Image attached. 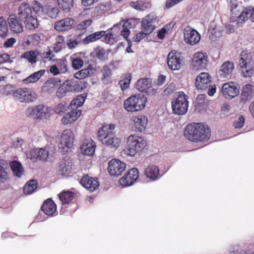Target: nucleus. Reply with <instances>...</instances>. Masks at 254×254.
<instances>
[{
    "label": "nucleus",
    "mask_w": 254,
    "mask_h": 254,
    "mask_svg": "<svg viewBox=\"0 0 254 254\" xmlns=\"http://www.w3.org/2000/svg\"><path fill=\"white\" fill-rule=\"evenodd\" d=\"M57 66L61 73H65L68 71V63L65 59H59L57 61Z\"/></svg>",
    "instance_id": "3c124183"
},
{
    "label": "nucleus",
    "mask_w": 254,
    "mask_h": 254,
    "mask_svg": "<svg viewBox=\"0 0 254 254\" xmlns=\"http://www.w3.org/2000/svg\"><path fill=\"white\" fill-rule=\"evenodd\" d=\"M245 118L243 116L240 115L238 119L235 121L233 126L235 128H241L245 123Z\"/></svg>",
    "instance_id": "0e129e2a"
},
{
    "label": "nucleus",
    "mask_w": 254,
    "mask_h": 254,
    "mask_svg": "<svg viewBox=\"0 0 254 254\" xmlns=\"http://www.w3.org/2000/svg\"><path fill=\"white\" fill-rule=\"evenodd\" d=\"M74 134L69 129L64 130L61 137L60 148H62L64 152H67L68 149L71 148L73 144Z\"/></svg>",
    "instance_id": "9d476101"
},
{
    "label": "nucleus",
    "mask_w": 254,
    "mask_h": 254,
    "mask_svg": "<svg viewBox=\"0 0 254 254\" xmlns=\"http://www.w3.org/2000/svg\"><path fill=\"white\" fill-rule=\"evenodd\" d=\"M101 72L102 74V81L105 84H107L112 75L111 69L108 65H104L103 66Z\"/></svg>",
    "instance_id": "de8ad7c7"
},
{
    "label": "nucleus",
    "mask_w": 254,
    "mask_h": 254,
    "mask_svg": "<svg viewBox=\"0 0 254 254\" xmlns=\"http://www.w3.org/2000/svg\"><path fill=\"white\" fill-rule=\"evenodd\" d=\"M5 161L3 160H0V181L5 182L8 179V173L6 168H4Z\"/></svg>",
    "instance_id": "603ef678"
},
{
    "label": "nucleus",
    "mask_w": 254,
    "mask_h": 254,
    "mask_svg": "<svg viewBox=\"0 0 254 254\" xmlns=\"http://www.w3.org/2000/svg\"><path fill=\"white\" fill-rule=\"evenodd\" d=\"M49 156V152L47 150L40 148L37 149L36 152V159L37 160L46 161Z\"/></svg>",
    "instance_id": "5fc2aeb1"
},
{
    "label": "nucleus",
    "mask_w": 254,
    "mask_h": 254,
    "mask_svg": "<svg viewBox=\"0 0 254 254\" xmlns=\"http://www.w3.org/2000/svg\"><path fill=\"white\" fill-rule=\"evenodd\" d=\"M139 172L136 168H133L127 171L125 175L119 180V184L123 187L130 186L134 184L138 179Z\"/></svg>",
    "instance_id": "1a4fd4ad"
},
{
    "label": "nucleus",
    "mask_w": 254,
    "mask_h": 254,
    "mask_svg": "<svg viewBox=\"0 0 254 254\" xmlns=\"http://www.w3.org/2000/svg\"><path fill=\"white\" fill-rule=\"evenodd\" d=\"M131 79V74L130 73H126L122 76V79L119 82V84L123 91L127 89L129 86Z\"/></svg>",
    "instance_id": "c03bdc74"
},
{
    "label": "nucleus",
    "mask_w": 254,
    "mask_h": 254,
    "mask_svg": "<svg viewBox=\"0 0 254 254\" xmlns=\"http://www.w3.org/2000/svg\"><path fill=\"white\" fill-rule=\"evenodd\" d=\"M60 12L59 9L56 7H49L46 12L47 14L52 18H56Z\"/></svg>",
    "instance_id": "052dcab7"
},
{
    "label": "nucleus",
    "mask_w": 254,
    "mask_h": 254,
    "mask_svg": "<svg viewBox=\"0 0 254 254\" xmlns=\"http://www.w3.org/2000/svg\"><path fill=\"white\" fill-rule=\"evenodd\" d=\"M81 54H74L70 57L72 63V67L75 70L81 68L84 64V60L81 57Z\"/></svg>",
    "instance_id": "473e14b6"
},
{
    "label": "nucleus",
    "mask_w": 254,
    "mask_h": 254,
    "mask_svg": "<svg viewBox=\"0 0 254 254\" xmlns=\"http://www.w3.org/2000/svg\"><path fill=\"white\" fill-rule=\"evenodd\" d=\"M176 90V86L174 83H172L167 85V87L164 90L163 93L165 95H169L173 93Z\"/></svg>",
    "instance_id": "680f3d73"
},
{
    "label": "nucleus",
    "mask_w": 254,
    "mask_h": 254,
    "mask_svg": "<svg viewBox=\"0 0 254 254\" xmlns=\"http://www.w3.org/2000/svg\"><path fill=\"white\" fill-rule=\"evenodd\" d=\"M67 105L64 102H62L58 104L54 108V111L57 114H62L66 110Z\"/></svg>",
    "instance_id": "4d7b16f0"
},
{
    "label": "nucleus",
    "mask_w": 254,
    "mask_h": 254,
    "mask_svg": "<svg viewBox=\"0 0 254 254\" xmlns=\"http://www.w3.org/2000/svg\"><path fill=\"white\" fill-rule=\"evenodd\" d=\"M45 73V70L42 69L39 71L35 72L30 76L23 79V82L25 83H32L37 81Z\"/></svg>",
    "instance_id": "c9c22d12"
},
{
    "label": "nucleus",
    "mask_w": 254,
    "mask_h": 254,
    "mask_svg": "<svg viewBox=\"0 0 254 254\" xmlns=\"http://www.w3.org/2000/svg\"><path fill=\"white\" fill-rule=\"evenodd\" d=\"M73 87L70 83L66 81L57 90L56 95L59 98H62L65 96L66 93L71 91Z\"/></svg>",
    "instance_id": "72a5a7b5"
},
{
    "label": "nucleus",
    "mask_w": 254,
    "mask_h": 254,
    "mask_svg": "<svg viewBox=\"0 0 254 254\" xmlns=\"http://www.w3.org/2000/svg\"><path fill=\"white\" fill-rule=\"evenodd\" d=\"M39 55L38 50H31L24 52L21 56V59L27 60L31 64H34L38 61V57Z\"/></svg>",
    "instance_id": "7c9ffc66"
},
{
    "label": "nucleus",
    "mask_w": 254,
    "mask_h": 254,
    "mask_svg": "<svg viewBox=\"0 0 254 254\" xmlns=\"http://www.w3.org/2000/svg\"><path fill=\"white\" fill-rule=\"evenodd\" d=\"M105 34V31H104L95 32L85 38L83 40V43L85 44H88L90 43L95 42L104 36Z\"/></svg>",
    "instance_id": "e433bc0d"
},
{
    "label": "nucleus",
    "mask_w": 254,
    "mask_h": 254,
    "mask_svg": "<svg viewBox=\"0 0 254 254\" xmlns=\"http://www.w3.org/2000/svg\"><path fill=\"white\" fill-rule=\"evenodd\" d=\"M188 96L183 92H179L175 94V98L172 101L173 112L177 115H184L188 111Z\"/></svg>",
    "instance_id": "423d86ee"
},
{
    "label": "nucleus",
    "mask_w": 254,
    "mask_h": 254,
    "mask_svg": "<svg viewBox=\"0 0 254 254\" xmlns=\"http://www.w3.org/2000/svg\"><path fill=\"white\" fill-rule=\"evenodd\" d=\"M19 17L15 14L9 15L7 19L10 30L15 33H20L23 31V24Z\"/></svg>",
    "instance_id": "aec40b11"
},
{
    "label": "nucleus",
    "mask_w": 254,
    "mask_h": 254,
    "mask_svg": "<svg viewBox=\"0 0 254 254\" xmlns=\"http://www.w3.org/2000/svg\"><path fill=\"white\" fill-rule=\"evenodd\" d=\"M234 70L233 63L229 61L224 62L221 65L219 70V74L221 78H230Z\"/></svg>",
    "instance_id": "c85d7f7f"
},
{
    "label": "nucleus",
    "mask_w": 254,
    "mask_h": 254,
    "mask_svg": "<svg viewBox=\"0 0 254 254\" xmlns=\"http://www.w3.org/2000/svg\"><path fill=\"white\" fill-rule=\"evenodd\" d=\"M92 23V20L90 19H86L79 23L77 25V28L80 31L86 30L87 28L90 26Z\"/></svg>",
    "instance_id": "13d9d810"
},
{
    "label": "nucleus",
    "mask_w": 254,
    "mask_h": 254,
    "mask_svg": "<svg viewBox=\"0 0 254 254\" xmlns=\"http://www.w3.org/2000/svg\"><path fill=\"white\" fill-rule=\"evenodd\" d=\"M157 17L153 14L150 13L145 16L141 21V27L143 30L147 34H151L155 29V23Z\"/></svg>",
    "instance_id": "f3484780"
},
{
    "label": "nucleus",
    "mask_w": 254,
    "mask_h": 254,
    "mask_svg": "<svg viewBox=\"0 0 254 254\" xmlns=\"http://www.w3.org/2000/svg\"><path fill=\"white\" fill-rule=\"evenodd\" d=\"M96 72L95 68L89 65L87 68L81 69L74 74V77L78 79H83L93 76Z\"/></svg>",
    "instance_id": "c756f323"
},
{
    "label": "nucleus",
    "mask_w": 254,
    "mask_h": 254,
    "mask_svg": "<svg viewBox=\"0 0 254 254\" xmlns=\"http://www.w3.org/2000/svg\"><path fill=\"white\" fill-rule=\"evenodd\" d=\"M59 7L64 11L68 12L72 7L73 0H57Z\"/></svg>",
    "instance_id": "49530a36"
},
{
    "label": "nucleus",
    "mask_w": 254,
    "mask_h": 254,
    "mask_svg": "<svg viewBox=\"0 0 254 254\" xmlns=\"http://www.w3.org/2000/svg\"><path fill=\"white\" fill-rule=\"evenodd\" d=\"M147 4L142 1L138 0L136 1H131L129 4L132 7L136 10H144L146 7L145 5Z\"/></svg>",
    "instance_id": "6e6d98bb"
},
{
    "label": "nucleus",
    "mask_w": 254,
    "mask_h": 254,
    "mask_svg": "<svg viewBox=\"0 0 254 254\" xmlns=\"http://www.w3.org/2000/svg\"><path fill=\"white\" fill-rule=\"evenodd\" d=\"M75 196V193L69 191H63L59 194V197L63 204H69Z\"/></svg>",
    "instance_id": "4c0bfd02"
},
{
    "label": "nucleus",
    "mask_w": 254,
    "mask_h": 254,
    "mask_svg": "<svg viewBox=\"0 0 254 254\" xmlns=\"http://www.w3.org/2000/svg\"><path fill=\"white\" fill-rule=\"evenodd\" d=\"M14 90L12 89V86L10 85H6L2 90V93L3 95H8L12 94Z\"/></svg>",
    "instance_id": "774afa93"
},
{
    "label": "nucleus",
    "mask_w": 254,
    "mask_h": 254,
    "mask_svg": "<svg viewBox=\"0 0 254 254\" xmlns=\"http://www.w3.org/2000/svg\"><path fill=\"white\" fill-rule=\"evenodd\" d=\"M85 100V96H84L83 95L77 96L71 102L69 106L70 109L72 110H79L78 108L83 104Z\"/></svg>",
    "instance_id": "ea45409f"
},
{
    "label": "nucleus",
    "mask_w": 254,
    "mask_h": 254,
    "mask_svg": "<svg viewBox=\"0 0 254 254\" xmlns=\"http://www.w3.org/2000/svg\"><path fill=\"white\" fill-rule=\"evenodd\" d=\"M71 160L68 157H64L60 162L57 171L59 175L67 176L69 175L72 169Z\"/></svg>",
    "instance_id": "4be33fe9"
},
{
    "label": "nucleus",
    "mask_w": 254,
    "mask_h": 254,
    "mask_svg": "<svg viewBox=\"0 0 254 254\" xmlns=\"http://www.w3.org/2000/svg\"><path fill=\"white\" fill-rule=\"evenodd\" d=\"M75 20L70 17H66L58 20L54 23V29L59 32H65L71 30L75 25Z\"/></svg>",
    "instance_id": "4468645a"
},
{
    "label": "nucleus",
    "mask_w": 254,
    "mask_h": 254,
    "mask_svg": "<svg viewBox=\"0 0 254 254\" xmlns=\"http://www.w3.org/2000/svg\"><path fill=\"white\" fill-rule=\"evenodd\" d=\"M37 113L38 119H49L53 113V109L44 104L37 105Z\"/></svg>",
    "instance_id": "393cba45"
},
{
    "label": "nucleus",
    "mask_w": 254,
    "mask_h": 254,
    "mask_svg": "<svg viewBox=\"0 0 254 254\" xmlns=\"http://www.w3.org/2000/svg\"><path fill=\"white\" fill-rule=\"evenodd\" d=\"M252 10V6L245 7L238 17V22L243 23L246 21L249 18H251V14Z\"/></svg>",
    "instance_id": "37998d69"
},
{
    "label": "nucleus",
    "mask_w": 254,
    "mask_h": 254,
    "mask_svg": "<svg viewBox=\"0 0 254 254\" xmlns=\"http://www.w3.org/2000/svg\"><path fill=\"white\" fill-rule=\"evenodd\" d=\"M135 88L140 92H145L148 95H154L156 91L151 86L150 79L142 78L137 80L135 86Z\"/></svg>",
    "instance_id": "ddd939ff"
},
{
    "label": "nucleus",
    "mask_w": 254,
    "mask_h": 254,
    "mask_svg": "<svg viewBox=\"0 0 254 254\" xmlns=\"http://www.w3.org/2000/svg\"><path fill=\"white\" fill-rule=\"evenodd\" d=\"M81 110H72L64 115L62 119V122L64 125H68L73 123L76 121L77 119L81 116Z\"/></svg>",
    "instance_id": "a878e982"
},
{
    "label": "nucleus",
    "mask_w": 254,
    "mask_h": 254,
    "mask_svg": "<svg viewBox=\"0 0 254 254\" xmlns=\"http://www.w3.org/2000/svg\"><path fill=\"white\" fill-rule=\"evenodd\" d=\"M38 188V183L36 180H30L25 185L23 191L25 194H30Z\"/></svg>",
    "instance_id": "79ce46f5"
},
{
    "label": "nucleus",
    "mask_w": 254,
    "mask_h": 254,
    "mask_svg": "<svg viewBox=\"0 0 254 254\" xmlns=\"http://www.w3.org/2000/svg\"><path fill=\"white\" fill-rule=\"evenodd\" d=\"M145 175L147 178L152 180L158 179L159 176L158 167L154 165L148 166L145 170Z\"/></svg>",
    "instance_id": "2f4dec72"
},
{
    "label": "nucleus",
    "mask_w": 254,
    "mask_h": 254,
    "mask_svg": "<svg viewBox=\"0 0 254 254\" xmlns=\"http://www.w3.org/2000/svg\"><path fill=\"white\" fill-rule=\"evenodd\" d=\"M41 210L46 215L53 216L57 213V206L51 198H48L44 202Z\"/></svg>",
    "instance_id": "b1692460"
},
{
    "label": "nucleus",
    "mask_w": 254,
    "mask_h": 254,
    "mask_svg": "<svg viewBox=\"0 0 254 254\" xmlns=\"http://www.w3.org/2000/svg\"><path fill=\"white\" fill-rule=\"evenodd\" d=\"M37 105L28 107L25 111V115L27 117L33 119H38Z\"/></svg>",
    "instance_id": "8fccbe9b"
},
{
    "label": "nucleus",
    "mask_w": 254,
    "mask_h": 254,
    "mask_svg": "<svg viewBox=\"0 0 254 254\" xmlns=\"http://www.w3.org/2000/svg\"><path fill=\"white\" fill-rule=\"evenodd\" d=\"M16 42V39L14 38L11 37L7 39L3 44V47L6 48H11Z\"/></svg>",
    "instance_id": "338daca9"
},
{
    "label": "nucleus",
    "mask_w": 254,
    "mask_h": 254,
    "mask_svg": "<svg viewBox=\"0 0 254 254\" xmlns=\"http://www.w3.org/2000/svg\"><path fill=\"white\" fill-rule=\"evenodd\" d=\"M221 92L226 98H234L239 94V89L236 85V83L230 82L223 85Z\"/></svg>",
    "instance_id": "6ab92c4d"
},
{
    "label": "nucleus",
    "mask_w": 254,
    "mask_h": 254,
    "mask_svg": "<svg viewBox=\"0 0 254 254\" xmlns=\"http://www.w3.org/2000/svg\"><path fill=\"white\" fill-rule=\"evenodd\" d=\"M254 96V91L253 86L249 84L245 85L243 87L240 95V102L244 104L252 99Z\"/></svg>",
    "instance_id": "cd10ccee"
},
{
    "label": "nucleus",
    "mask_w": 254,
    "mask_h": 254,
    "mask_svg": "<svg viewBox=\"0 0 254 254\" xmlns=\"http://www.w3.org/2000/svg\"><path fill=\"white\" fill-rule=\"evenodd\" d=\"M147 98L143 95H132L124 101L125 109L127 112H137L145 108Z\"/></svg>",
    "instance_id": "39448f33"
},
{
    "label": "nucleus",
    "mask_w": 254,
    "mask_h": 254,
    "mask_svg": "<svg viewBox=\"0 0 254 254\" xmlns=\"http://www.w3.org/2000/svg\"><path fill=\"white\" fill-rule=\"evenodd\" d=\"M184 34L185 41L190 45H195L200 39V34L196 30L190 26H188L185 29Z\"/></svg>",
    "instance_id": "2eb2a0df"
},
{
    "label": "nucleus",
    "mask_w": 254,
    "mask_h": 254,
    "mask_svg": "<svg viewBox=\"0 0 254 254\" xmlns=\"http://www.w3.org/2000/svg\"><path fill=\"white\" fill-rule=\"evenodd\" d=\"M115 127L116 126L114 124L104 125L99 129L98 134L99 140L103 144L111 148L117 149L121 141L116 137L114 132L113 131Z\"/></svg>",
    "instance_id": "7ed1b4c3"
},
{
    "label": "nucleus",
    "mask_w": 254,
    "mask_h": 254,
    "mask_svg": "<svg viewBox=\"0 0 254 254\" xmlns=\"http://www.w3.org/2000/svg\"><path fill=\"white\" fill-rule=\"evenodd\" d=\"M126 168V163L121 161L119 159H114L110 161L108 164V170L111 176H117L121 175L125 170Z\"/></svg>",
    "instance_id": "f8f14e48"
},
{
    "label": "nucleus",
    "mask_w": 254,
    "mask_h": 254,
    "mask_svg": "<svg viewBox=\"0 0 254 254\" xmlns=\"http://www.w3.org/2000/svg\"><path fill=\"white\" fill-rule=\"evenodd\" d=\"M133 127L135 131L142 132L145 130L148 123L147 118L143 115L133 117L132 119Z\"/></svg>",
    "instance_id": "5701e85b"
},
{
    "label": "nucleus",
    "mask_w": 254,
    "mask_h": 254,
    "mask_svg": "<svg viewBox=\"0 0 254 254\" xmlns=\"http://www.w3.org/2000/svg\"><path fill=\"white\" fill-rule=\"evenodd\" d=\"M13 98L20 103H31L37 99L35 92L28 87L18 88L12 93Z\"/></svg>",
    "instance_id": "0eeeda50"
},
{
    "label": "nucleus",
    "mask_w": 254,
    "mask_h": 254,
    "mask_svg": "<svg viewBox=\"0 0 254 254\" xmlns=\"http://www.w3.org/2000/svg\"><path fill=\"white\" fill-rule=\"evenodd\" d=\"M184 136L192 142H204L210 138L211 131L206 125L201 123H192L186 126L184 130Z\"/></svg>",
    "instance_id": "f03ea898"
},
{
    "label": "nucleus",
    "mask_w": 254,
    "mask_h": 254,
    "mask_svg": "<svg viewBox=\"0 0 254 254\" xmlns=\"http://www.w3.org/2000/svg\"><path fill=\"white\" fill-rule=\"evenodd\" d=\"M41 59L45 63L54 60L55 54L50 50L47 51H44L43 53L39 52V55Z\"/></svg>",
    "instance_id": "09e8293b"
},
{
    "label": "nucleus",
    "mask_w": 254,
    "mask_h": 254,
    "mask_svg": "<svg viewBox=\"0 0 254 254\" xmlns=\"http://www.w3.org/2000/svg\"><path fill=\"white\" fill-rule=\"evenodd\" d=\"M80 183L90 192H93L96 190L99 186V183L97 178L91 177L87 174L83 176Z\"/></svg>",
    "instance_id": "a211bd4d"
},
{
    "label": "nucleus",
    "mask_w": 254,
    "mask_h": 254,
    "mask_svg": "<svg viewBox=\"0 0 254 254\" xmlns=\"http://www.w3.org/2000/svg\"><path fill=\"white\" fill-rule=\"evenodd\" d=\"M183 59L180 53L175 51H172L169 53L167 57L169 67L173 70L179 69L183 63Z\"/></svg>",
    "instance_id": "9b49d317"
},
{
    "label": "nucleus",
    "mask_w": 254,
    "mask_h": 254,
    "mask_svg": "<svg viewBox=\"0 0 254 254\" xmlns=\"http://www.w3.org/2000/svg\"><path fill=\"white\" fill-rule=\"evenodd\" d=\"M91 55L97 59L104 61L106 59L107 54L105 50L102 47H97L91 53Z\"/></svg>",
    "instance_id": "58836bf2"
},
{
    "label": "nucleus",
    "mask_w": 254,
    "mask_h": 254,
    "mask_svg": "<svg viewBox=\"0 0 254 254\" xmlns=\"http://www.w3.org/2000/svg\"><path fill=\"white\" fill-rule=\"evenodd\" d=\"M211 77L207 72L200 73L196 78L195 85L198 89L201 90L207 88L211 81Z\"/></svg>",
    "instance_id": "412c9836"
},
{
    "label": "nucleus",
    "mask_w": 254,
    "mask_h": 254,
    "mask_svg": "<svg viewBox=\"0 0 254 254\" xmlns=\"http://www.w3.org/2000/svg\"><path fill=\"white\" fill-rule=\"evenodd\" d=\"M148 35V34H146V32L143 30L136 34L133 37L132 40L134 42H139Z\"/></svg>",
    "instance_id": "69168bd1"
},
{
    "label": "nucleus",
    "mask_w": 254,
    "mask_h": 254,
    "mask_svg": "<svg viewBox=\"0 0 254 254\" xmlns=\"http://www.w3.org/2000/svg\"><path fill=\"white\" fill-rule=\"evenodd\" d=\"M43 38L44 35L41 33H35L29 36V38L31 42L36 43L37 44L40 43L42 40H43Z\"/></svg>",
    "instance_id": "bf43d9fd"
},
{
    "label": "nucleus",
    "mask_w": 254,
    "mask_h": 254,
    "mask_svg": "<svg viewBox=\"0 0 254 254\" xmlns=\"http://www.w3.org/2000/svg\"><path fill=\"white\" fill-rule=\"evenodd\" d=\"M96 144L91 138L85 139L80 146V149L83 153L88 156H92L94 154Z\"/></svg>",
    "instance_id": "bb28decb"
},
{
    "label": "nucleus",
    "mask_w": 254,
    "mask_h": 254,
    "mask_svg": "<svg viewBox=\"0 0 254 254\" xmlns=\"http://www.w3.org/2000/svg\"><path fill=\"white\" fill-rule=\"evenodd\" d=\"M127 145L124 150L125 153L130 156H134L145 149L147 146V143L142 137L133 134L127 137Z\"/></svg>",
    "instance_id": "20e7f679"
},
{
    "label": "nucleus",
    "mask_w": 254,
    "mask_h": 254,
    "mask_svg": "<svg viewBox=\"0 0 254 254\" xmlns=\"http://www.w3.org/2000/svg\"><path fill=\"white\" fill-rule=\"evenodd\" d=\"M208 57L202 52L196 53L191 60V65L194 70L205 68L207 62Z\"/></svg>",
    "instance_id": "dca6fc26"
},
{
    "label": "nucleus",
    "mask_w": 254,
    "mask_h": 254,
    "mask_svg": "<svg viewBox=\"0 0 254 254\" xmlns=\"http://www.w3.org/2000/svg\"><path fill=\"white\" fill-rule=\"evenodd\" d=\"M10 166L14 175L18 177H20L23 172L21 164L17 161H13L10 163Z\"/></svg>",
    "instance_id": "a19ab883"
},
{
    "label": "nucleus",
    "mask_w": 254,
    "mask_h": 254,
    "mask_svg": "<svg viewBox=\"0 0 254 254\" xmlns=\"http://www.w3.org/2000/svg\"><path fill=\"white\" fill-rule=\"evenodd\" d=\"M131 24V20H127L126 21H124L122 26V29L120 33L121 35L127 41V40H128L127 39L128 37L130 34V31L129 28H131L132 27Z\"/></svg>",
    "instance_id": "a18cd8bd"
},
{
    "label": "nucleus",
    "mask_w": 254,
    "mask_h": 254,
    "mask_svg": "<svg viewBox=\"0 0 254 254\" xmlns=\"http://www.w3.org/2000/svg\"><path fill=\"white\" fill-rule=\"evenodd\" d=\"M239 65L243 75L246 77H251L254 69L252 57L247 50L243 51L240 54Z\"/></svg>",
    "instance_id": "6e6552de"
},
{
    "label": "nucleus",
    "mask_w": 254,
    "mask_h": 254,
    "mask_svg": "<svg viewBox=\"0 0 254 254\" xmlns=\"http://www.w3.org/2000/svg\"><path fill=\"white\" fill-rule=\"evenodd\" d=\"M8 32V27L6 20L3 17H0V36L5 37Z\"/></svg>",
    "instance_id": "864d4df0"
},
{
    "label": "nucleus",
    "mask_w": 254,
    "mask_h": 254,
    "mask_svg": "<svg viewBox=\"0 0 254 254\" xmlns=\"http://www.w3.org/2000/svg\"><path fill=\"white\" fill-rule=\"evenodd\" d=\"M56 81L55 79L50 78L48 79L42 87V91L48 93L54 92L56 89Z\"/></svg>",
    "instance_id": "f704fd0d"
},
{
    "label": "nucleus",
    "mask_w": 254,
    "mask_h": 254,
    "mask_svg": "<svg viewBox=\"0 0 254 254\" xmlns=\"http://www.w3.org/2000/svg\"><path fill=\"white\" fill-rule=\"evenodd\" d=\"M43 10V7L40 3L35 1L33 11L29 5L26 3H21L18 8V17L24 21L27 28L33 30L37 28L39 23L34 12L36 13Z\"/></svg>",
    "instance_id": "f257e3e1"
},
{
    "label": "nucleus",
    "mask_w": 254,
    "mask_h": 254,
    "mask_svg": "<svg viewBox=\"0 0 254 254\" xmlns=\"http://www.w3.org/2000/svg\"><path fill=\"white\" fill-rule=\"evenodd\" d=\"M105 39L106 42L110 44L113 45L115 43L117 42V40L114 37V35L112 33H108L105 34Z\"/></svg>",
    "instance_id": "e2e57ef3"
}]
</instances>
